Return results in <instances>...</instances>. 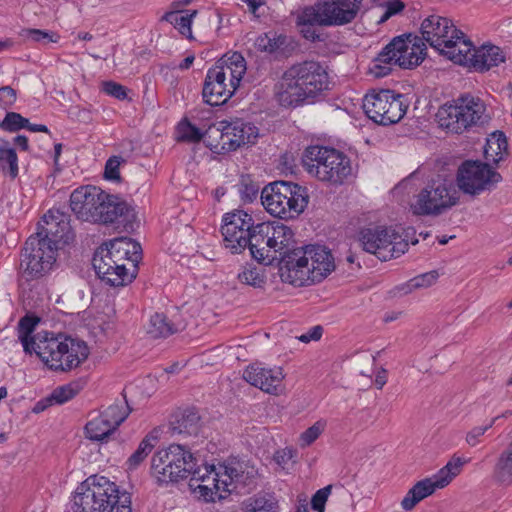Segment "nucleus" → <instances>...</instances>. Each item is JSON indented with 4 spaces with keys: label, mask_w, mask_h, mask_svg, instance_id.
<instances>
[{
    "label": "nucleus",
    "mask_w": 512,
    "mask_h": 512,
    "mask_svg": "<svg viewBox=\"0 0 512 512\" xmlns=\"http://www.w3.org/2000/svg\"><path fill=\"white\" fill-rule=\"evenodd\" d=\"M150 473L158 485L177 483L190 476V487L206 502L223 499L234 490L241 474L230 464L202 465L184 446L171 444L156 451L151 459Z\"/></svg>",
    "instance_id": "1"
},
{
    "label": "nucleus",
    "mask_w": 512,
    "mask_h": 512,
    "mask_svg": "<svg viewBox=\"0 0 512 512\" xmlns=\"http://www.w3.org/2000/svg\"><path fill=\"white\" fill-rule=\"evenodd\" d=\"M71 228L68 217L58 209H50L42 217L39 231L24 246L21 268L30 278L49 273L56 263L57 244L68 243Z\"/></svg>",
    "instance_id": "2"
},
{
    "label": "nucleus",
    "mask_w": 512,
    "mask_h": 512,
    "mask_svg": "<svg viewBox=\"0 0 512 512\" xmlns=\"http://www.w3.org/2000/svg\"><path fill=\"white\" fill-rule=\"evenodd\" d=\"M327 67L305 60L288 67L278 85V100L284 106H300L318 101L330 89Z\"/></svg>",
    "instance_id": "3"
},
{
    "label": "nucleus",
    "mask_w": 512,
    "mask_h": 512,
    "mask_svg": "<svg viewBox=\"0 0 512 512\" xmlns=\"http://www.w3.org/2000/svg\"><path fill=\"white\" fill-rule=\"evenodd\" d=\"M362 0H318L296 13L295 25L299 34L310 42L326 39L321 27L343 26L358 15Z\"/></svg>",
    "instance_id": "4"
},
{
    "label": "nucleus",
    "mask_w": 512,
    "mask_h": 512,
    "mask_svg": "<svg viewBox=\"0 0 512 512\" xmlns=\"http://www.w3.org/2000/svg\"><path fill=\"white\" fill-rule=\"evenodd\" d=\"M335 268L334 258L326 247L307 245L294 249L280 267V277L295 287L322 281Z\"/></svg>",
    "instance_id": "5"
},
{
    "label": "nucleus",
    "mask_w": 512,
    "mask_h": 512,
    "mask_svg": "<svg viewBox=\"0 0 512 512\" xmlns=\"http://www.w3.org/2000/svg\"><path fill=\"white\" fill-rule=\"evenodd\" d=\"M72 512H132L130 495L104 476L88 477L75 489Z\"/></svg>",
    "instance_id": "6"
},
{
    "label": "nucleus",
    "mask_w": 512,
    "mask_h": 512,
    "mask_svg": "<svg viewBox=\"0 0 512 512\" xmlns=\"http://www.w3.org/2000/svg\"><path fill=\"white\" fill-rule=\"evenodd\" d=\"M140 245L128 237L111 240L105 247L97 249L93 257V267L98 277L106 284L119 287L132 282L135 278L134 269L126 267L127 262L138 261Z\"/></svg>",
    "instance_id": "7"
},
{
    "label": "nucleus",
    "mask_w": 512,
    "mask_h": 512,
    "mask_svg": "<svg viewBox=\"0 0 512 512\" xmlns=\"http://www.w3.org/2000/svg\"><path fill=\"white\" fill-rule=\"evenodd\" d=\"M70 207L76 217L92 223H113L129 211L118 197L92 185L76 188L70 195Z\"/></svg>",
    "instance_id": "8"
},
{
    "label": "nucleus",
    "mask_w": 512,
    "mask_h": 512,
    "mask_svg": "<svg viewBox=\"0 0 512 512\" xmlns=\"http://www.w3.org/2000/svg\"><path fill=\"white\" fill-rule=\"evenodd\" d=\"M425 56L426 44L421 37L412 34L397 36L373 60L370 71L375 77H384L393 66L404 69L418 66Z\"/></svg>",
    "instance_id": "9"
},
{
    "label": "nucleus",
    "mask_w": 512,
    "mask_h": 512,
    "mask_svg": "<svg viewBox=\"0 0 512 512\" xmlns=\"http://www.w3.org/2000/svg\"><path fill=\"white\" fill-rule=\"evenodd\" d=\"M37 356L50 370L68 372L79 367L89 356L87 344L70 336L47 334L37 343Z\"/></svg>",
    "instance_id": "10"
},
{
    "label": "nucleus",
    "mask_w": 512,
    "mask_h": 512,
    "mask_svg": "<svg viewBox=\"0 0 512 512\" xmlns=\"http://www.w3.org/2000/svg\"><path fill=\"white\" fill-rule=\"evenodd\" d=\"M252 238L251 256L263 264H271L280 258L282 264L292 253L295 244L294 232L287 225L272 221L256 224Z\"/></svg>",
    "instance_id": "11"
},
{
    "label": "nucleus",
    "mask_w": 512,
    "mask_h": 512,
    "mask_svg": "<svg viewBox=\"0 0 512 512\" xmlns=\"http://www.w3.org/2000/svg\"><path fill=\"white\" fill-rule=\"evenodd\" d=\"M460 192L452 178L437 176L430 180L410 202V209L417 216H440L456 206Z\"/></svg>",
    "instance_id": "12"
},
{
    "label": "nucleus",
    "mask_w": 512,
    "mask_h": 512,
    "mask_svg": "<svg viewBox=\"0 0 512 512\" xmlns=\"http://www.w3.org/2000/svg\"><path fill=\"white\" fill-rule=\"evenodd\" d=\"M261 202L270 215L288 220L297 218L305 210L308 196L296 183L276 181L263 188Z\"/></svg>",
    "instance_id": "13"
},
{
    "label": "nucleus",
    "mask_w": 512,
    "mask_h": 512,
    "mask_svg": "<svg viewBox=\"0 0 512 512\" xmlns=\"http://www.w3.org/2000/svg\"><path fill=\"white\" fill-rule=\"evenodd\" d=\"M302 162L311 176L332 184H342L351 174L349 158L334 148L310 146L306 149Z\"/></svg>",
    "instance_id": "14"
},
{
    "label": "nucleus",
    "mask_w": 512,
    "mask_h": 512,
    "mask_svg": "<svg viewBox=\"0 0 512 512\" xmlns=\"http://www.w3.org/2000/svg\"><path fill=\"white\" fill-rule=\"evenodd\" d=\"M408 106L404 95L389 89L372 90L362 102L367 117L383 126L398 123L405 116Z\"/></svg>",
    "instance_id": "15"
},
{
    "label": "nucleus",
    "mask_w": 512,
    "mask_h": 512,
    "mask_svg": "<svg viewBox=\"0 0 512 512\" xmlns=\"http://www.w3.org/2000/svg\"><path fill=\"white\" fill-rule=\"evenodd\" d=\"M259 135L258 128L241 119L222 120L211 126L208 136L212 140V149L217 153H228L255 143Z\"/></svg>",
    "instance_id": "16"
},
{
    "label": "nucleus",
    "mask_w": 512,
    "mask_h": 512,
    "mask_svg": "<svg viewBox=\"0 0 512 512\" xmlns=\"http://www.w3.org/2000/svg\"><path fill=\"white\" fill-rule=\"evenodd\" d=\"M256 224L247 211L235 209L222 217L223 245L232 254H239L247 247L251 251Z\"/></svg>",
    "instance_id": "17"
},
{
    "label": "nucleus",
    "mask_w": 512,
    "mask_h": 512,
    "mask_svg": "<svg viewBox=\"0 0 512 512\" xmlns=\"http://www.w3.org/2000/svg\"><path fill=\"white\" fill-rule=\"evenodd\" d=\"M465 463L466 461L462 458L453 456L437 473L414 484L402 499L401 507L405 511H411L419 502L432 495L436 490L448 486L461 473Z\"/></svg>",
    "instance_id": "18"
},
{
    "label": "nucleus",
    "mask_w": 512,
    "mask_h": 512,
    "mask_svg": "<svg viewBox=\"0 0 512 512\" xmlns=\"http://www.w3.org/2000/svg\"><path fill=\"white\" fill-rule=\"evenodd\" d=\"M422 39L452 61L449 52L457 53L459 44L466 38L451 20L438 15H431L421 24Z\"/></svg>",
    "instance_id": "19"
},
{
    "label": "nucleus",
    "mask_w": 512,
    "mask_h": 512,
    "mask_svg": "<svg viewBox=\"0 0 512 512\" xmlns=\"http://www.w3.org/2000/svg\"><path fill=\"white\" fill-rule=\"evenodd\" d=\"M360 242L365 251L375 254L382 261L401 256L409 246L408 242L394 229L386 227L362 230Z\"/></svg>",
    "instance_id": "20"
},
{
    "label": "nucleus",
    "mask_w": 512,
    "mask_h": 512,
    "mask_svg": "<svg viewBox=\"0 0 512 512\" xmlns=\"http://www.w3.org/2000/svg\"><path fill=\"white\" fill-rule=\"evenodd\" d=\"M482 105L473 97L465 96L443 105L437 113L440 126L452 133H461L475 124L481 116Z\"/></svg>",
    "instance_id": "21"
},
{
    "label": "nucleus",
    "mask_w": 512,
    "mask_h": 512,
    "mask_svg": "<svg viewBox=\"0 0 512 512\" xmlns=\"http://www.w3.org/2000/svg\"><path fill=\"white\" fill-rule=\"evenodd\" d=\"M501 180V175L488 164L467 161L458 170L457 188L465 194L475 196L492 190Z\"/></svg>",
    "instance_id": "22"
},
{
    "label": "nucleus",
    "mask_w": 512,
    "mask_h": 512,
    "mask_svg": "<svg viewBox=\"0 0 512 512\" xmlns=\"http://www.w3.org/2000/svg\"><path fill=\"white\" fill-rule=\"evenodd\" d=\"M449 53L452 55V62L478 72L488 71L505 61V56L498 46L485 44L475 48L467 38L460 42L457 53Z\"/></svg>",
    "instance_id": "23"
},
{
    "label": "nucleus",
    "mask_w": 512,
    "mask_h": 512,
    "mask_svg": "<svg viewBox=\"0 0 512 512\" xmlns=\"http://www.w3.org/2000/svg\"><path fill=\"white\" fill-rule=\"evenodd\" d=\"M130 413L126 401L111 404L85 425V435L92 441L107 439L125 421Z\"/></svg>",
    "instance_id": "24"
},
{
    "label": "nucleus",
    "mask_w": 512,
    "mask_h": 512,
    "mask_svg": "<svg viewBox=\"0 0 512 512\" xmlns=\"http://www.w3.org/2000/svg\"><path fill=\"white\" fill-rule=\"evenodd\" d=\"M225 69H216L214 66L207 70L203 83L202 97L205 103L219 106L226 103L238 89L233 81L236 77L231 73V80H226Z\"/></svg>",
    "instance_id": "25"
},
{
    "label": "nucleus",
    "mask_w": 512,
    "mask_h": 512,
    "mask_svg": "<svg viewBox=\"0 0 512 512\" xmlns=\"http://www.w3.org/2000/svg\"><path fill=\"white\" fill-rule=\"evenodd\" d=\"M284 378L283 369L279 366L268 367L261 363H253L243 371V379L247 383L271 395L282 393Z\"/></svg>",
    "instance_id": "26"
},
{
    "label": "nucleus",
    "mask_w": 512,
    "mask_h": 512,
    "mask_svg": "<svg viewBox=\"0 0 512 512\" xmlns=\"http://www.w3.org/2000/svg\"><path fill=\"white\" fill-rule=\"evenodd\" d=\"M39 323V318L35 316H24L18 323V339L23 346V350L26 354L35 353L37 355V343L46 338L48 332L38 333L35 336H32V333L35 331L37 324Z\"/></svg>",
    "instance_id": "27"
},
{
    "label": "nucleus",
    "mask_w": 512,
    "mask_h": 512,
    "mask_svg": "<svg viewBox=\"0 0 512 512\" xmlns=\"http://www.w3.org/2000/svg\"><path fill=\"white\" fill-rule=\"evenodd\" d=\"M213 66L216 69L224 68L225 70H228L225 71L226 80H231V73H233L237 79L236 81H233L237 88H239L240 83L247 71L246 60L239 52L225 54Z\"/></svg>",
    "instance_id": "28"
},
{
    "label": "nucleus",
    "mask_w": 512,
    "mask_h": 512,
    "mask_svg": "<svg viewBox=\"0 0 512 512\" xmlns=\"http://www.w3.org/2000/svg\"><path fill=\"white\" fill-rule=\"evenodd\" d=\"M196 15L197 10L170 11L163 16V20L173 25L183 37L192 40V23Z\"/></svg>",
    "instance_id": "29"
},
{
    "label": "nucleus",
    "mask_w": 512,
    "mask_h": 512,
    "mask_svg": "<svg viewBox=\"0 0 512 512\" xmlns=\"http://www.w3.org/2000/svg\"><path fill=\"white\" fill-rule=\"evenodd\" d=\"M158 441V432L156 430L148 433L139 443L137 449L127 459L125 465L128 471H134L145 461L148 455L154 449Z\"/></svg>",
    "instance_id": "30"
},
{
    "label": "nucleus",
    "mask_w": 512,
    "mask_h": 512,
    "mask_svg": "<svg viewBox=\"0 0 512 512\" xmlns=\"http://www.w3.org/2000/svg\"><path fill=\"white\" fill-rule=\"evenodd\" d=\"M255 48L266 53H277L284 51L288 46V37L274 31L262 33L255 39Z\"/></svg>",
    "instance_id": "31"
},
{
    "label": "nucleus",
    "mask_w": 512,
    "mask_h": 512,
    "mask_svg": "<svg viewBox=\"0 0 512 512\" xmlns=\"http://www.w3.org/2000/svg\"><path fill=\"white\" fill-rule=\"evenodd\" d=\"M507 139L503 132L492 133L486 141L484 147V157L487 161L497 164L503 159L507 152Z\"/></svg>",
    "instance_id": "32"
},
{
    "label": "nucleus",
    "mask_w": 512,
    "mask_h": 512,
    "mask_svg": "<svg viewBox=\"0 0 512 512\" xmlns=\"http://www.w3.org/2000/svg\"><path fill=\"white\" fill-rule=\"evenodd\" d=\"M0 169L2 173L15 179L19 173L18 157L10 142L0 139Z\"/></svg>",
    "instance_id": "33"
},
{
    "label": "nucleus",
    "mask_w": 512,
    "mask_h": 512,
    "mask_svg": "<svg viewBox=\"0 0 512 512\" xmlns=\"http://www.w3.org/2000/svg\"><path fill=\"white\" fill-rule=\"evenodd\" d=\"M79 390V385L75 382L57 387L53 390V392L47 399L50 403H37L34 408V411L41 412L47 406L52 404H64L65 402L71 400L74 396H76Z\"/></svg>",
    "instance_id": "34"
},
{
    "label": "nucleus",
    "mask_w": 512,
    "mask_h": 512,
    "mask_svg": "<svg viewBox=\"0 0 512 512\" xmlns=\"http://www.w3.org/2000/svg\"><path fill=\"white\" fill-rule=\"evenodd\" d=\"M180 329L181 328L179 326L169 322L165 315L155 313L150 318V324L147 333L152 338H166L178 332Z\"/></svg>",
    "instance_id": "35"
},
{
    "label": "nucleus",
    "mask_w": 512,
    "mask_h": 512,
    "mask_svg": "<svg viewBox=\"0 0 512 512\" xmlns=\"http://www.w3.org/2000/svg\"><path fill=\"white\" fill-rule=\"evenodd\" d=\"M438 279L437 271H430L413 277L398 289L402 294H409L415 289L427 288L433 285Z\"/></svg>",
    "instance_id": "36"
},
{
    "label": "nucleus",
    "mask_w": 512,
    "mask_h": 512,
    "mask_svg": "<svg viewBox=\"0 0 512 512\" xmlns=\"http://www.w3.org/2000/svg\"><path fill=\"white\" fill-rule=\"evenodd\" d=\"M327 421L325 419L317 420L312 426L303 431L298 438V445L301 448L311 446L326 430Z\"/></svg>",
    "instance_id": "37"
},
{
    "label": "nucleus",
    "mask_w": 512,
    "mask_h": 512,
    "mask_svg": "<svg viewBox=\"0 0 512 512\" xmlns=\"http://www.w3.org/2000/svg\"><path fill=\"white\" fill-rule=\"evenodd\" d=\"M241 283L260 288L265 284V273L263 269L247 265L238 274Z\"/></svg>",
    "instance_id": "38"
},
{
    "label": "nucleus",
    "mask_w": 512,
    "mask_h": 512,
    "mask_svg": "<svg viewBox=\"0 0 512 512\" xmlns=\"http://www.w3.org/2000/svg\"><path fill=\"white\" fill-rule=\"evenodd\" d=\"M200 417L194 410H185L176 420L174 429L179 433L192 434L198 429Z\"/></svg>",
    "instance_id": "39"
},
{
    "label": "nucleus",
    "mask_w": 512,
    "mask_h": 512,
    "mask_svg": "<svg viewBox=\"0 0 512 512\" xmlns=\"http://www.w3.org/2000/svg\"><path fill=\"white\" fill-rule=\"evenodd\" d=\"M495 472L501 482H512V443L508 449L501 454L496 464Z\"/></svg>",
    "instance_id": "40"
},
{
    "label": "nucleus",
    "mask_w": 512,
    "mask_h": 512,
    "mask_svg": "<svg viewBox=\"0 0 512 512\" xmlns=\"http://www.w3.org/2000/svg\"><path fill=\"white\" fill-rule=\"evenodd\" d=\"M28 125V119L16 112H7L0 122V129L7 132H16Z\"/></svg>",
    "instance_id": "41"
},
{
    "label": "nucleus",
    "mask_w": 512,
    "mask_h": 512,
    "mask_svg": "<svg viewBox=\"0 0 512 512\" xmlns=\"http://www.w3.org/2000/svg\"><path fill=\"white\" fill-rule=\"evenodd\" d=\"M25 39L38 43H57L60 36L56 32L40 29H26L21 34Z\"/></svg>",
    "instance_id": "42"
},
{
    "label": "nucleus",
    "mask_w": 512,
    "mask_h": 512,
    "mask_svg": "<svg viewBox=\"0 0 512 512\" xmlns=\"http://www.w3.org/2000/svg\"><path fill=\"white\" fill-rule=\"evenodd\" d=\"M177 132L179 140L188 142H197L203 137V133L200 129L187 120H183L178 124Z\"/></svg>",
    "instance_id": "43"
},
{
    "label": "nucleus",
    "mask_w": 512,
    "mask_h": 512,
    "mask_svg": "<svg viewBox=\"0 0 512 512\" xmlns=\"http://www.w3.org/2000/svg\"><path fill=\"white\" fill-rule=\"evenodd\" d=\"M243 512H276L275 503L271 499L258 497L248 501Z\"/></svg>",
    "instance_id": "44"
},
{
    "label": "nucleus",
    "mask_w": 512,
    "mask_h": 512,
    "mask_svg": "<svg viewBox=\"0 0 512 512\" xmlns=\"http://www.w3.org/2000/svg\"><path fill=\"white\" fill-rule=\"evenodd\" d=\"M405 4L401 0H387L382 4L383 13L379 17L378 24L386 22L391 17L401 13Z\"/></svg>",
    "instance_id": "45"
},
{
    "label": "nucleus",
    "mask_w": 512,
    "mask_h": 512,
    "mask_svg": "<svg viewBox=\"0 0 512 512\" xmlns=\"http://www.w3.org/2000/svg\"><path fill=\"white\" fill-rule=\"evenodd\" d=\"M498 417H494L489 424L485 426H476L467 432L465 441L466 443L474 447L480 443L481 437L497 422Z\"/></svg>",
    "instance_id": "46"
},
{
    "label": "nucleus",
    "mask_w": 512,
    "mask_h": 512,
    "mask_svg": "<svg viewBox=\"0 0 512 512\" xmlns=\"http://www.w3.org/2000/svg\"><path fill=\"white\" fill-rule=\"evenodd\" d=\"M124 160L120 156L110 157L105 164L104 177L110 181L120 180V165Z\"/></svg>",
    "instance_id": "47"
},
{
    "label": "nucleus",
    "mask_w": 512,
    "mask_h": 512,
    "mask_svg": "<svg viewBox=\"0 0 512 512\" xmlns=\"http://www.w3.org/2000/svg\"><path fill=\"white\" fill-rule=\"evenodd\" d=\"M331 493V486L328 485L326 487H323L319 489L312 497L311 499V505L313 510L315 511H324L325 510V504L327 502V499Z\"/></svg>",
    "instance_id": "48"
},
{
    "label": "nucleus",
    "mask_w": 512,
    "mask_h": 512,
    "mask_svg": "<svg viewBox=\"0 0 512 512\" xmlns=\"http://www.w3.org/2000/svg\"><path fill=\"white\" fill-rule=\"evenodd\" d=\"M103 91L112 97H115L119 100H124L127 97L126 88L113 81H108L103 84Z\"/></svg>",
    "instance_id": "49"
},
{
    "label": "nucleus",
    "mask_w": 512,
    "mask_h": 512,
    "mask_svg": "<svg viewBox=\"0 0 512 512\" xmlns=\"http://www.w3.org/2000/svg\"><path fill=\"white\" fill-rule=\"evenodd\" d=\"M16 99V91L12 87H0V107L7 109L16 102Z\"/></svg>",
    "instance_id": "50"
},
{
    "label": "nucleus",
    "mask_w": 512,
    "mask_h": 512,
    "mask_svg": "<svg viewBox=\"0 0 512 512\" xmlns=\"http://www.w3.org/2000/svg\"><path fill=\"white\" fill-rule=\"evenodd\" d=\"M293 457V451L292 449L290 448H285V449H282V450H279L275 453V456H274V459L275 461L280 464V465H284L286 464L289 460H291Z\"/></svg>",
    "instance_id": "51"
},
{
    "label": "nucleus",
    "mask_w": 512,
    "mask_h": 512,
    "mask_svg": "<svg viewBox=\"0 0 512 512\" xmlns=\"http://www.w3.org/2000/svg\"><path fill=\"white\" fill-rule=\"evenodd\" d=\"M242 199L245 201H253L258 195V188L253 185H245L244 189H241Z\"/></svg>",
    "instance_id": "52"
},
{
    "label": "nucleus",
    "mask_w": 512,
    "mask_h": 512,
    "mask_svg": "<svg viewBox=\"0 0 512 512\" xmlns=\"http://www.w3.org/2000/svg\"><path fill=\"white\" fill-rule=\"evenodd\" d=\"M242 2L247 5L249 12L252 14H256L259 8L265 4V0H242Z\"/></svg>",
    "instance_id": "53"
},
{
    "label": "nucleus",
    "mask_w": 512,
    "mask_h": 512,
    "mask_svg": "<svg viewBox=\"0 0 512 512\" xmlns=\"http://www.w3.org/2000/svg\"><path fill=\"white\" fill-rule=\"evenodd\" d=\"M14 145H16L18 148H20L23 151H28L29 149V142L28 138L24 135H18L13 139Z\"/></svg>",
    "instance_id": "54"
},
{
    "label": "nucleus",
    "mask_w": 512,
    "mask_h": 512,
    "mask_svg": "<svg viewBox=\"0 0 512 512\" xmlns=\"http://www.w3.org/2000/svg\"><path fill=\"white\" fill-rule=\"evenodd\" d=\"M387 382V372L385 369H382L381 371H379L377 374H376V377H375V386L378 388V389H382L383 386L386 384Z\"/></svg>",
    "instance_id": "55"
},
{
    "label": "nucleus",
    "mask_w": 512,
    "mask_h": 512,
    "mask_svg": "<svg viewBox=\"0 0 512 512\" xmlns=\"http://www.w3.org/2000/svg\"><path fill=\"white\" fill-rule=\"evenodd\" d=\"M24 129H27L30 132H45V133H47L49 131L47 126L42 125V124H31L29 121H28V125L25 126Z\"/></svg>",
    "instance_id": "56"
},
{
    "label": "nucleus",
    "mask_w": 512,
    "mask_h": 512,
    "mask_svg": "<svg viewBox=\"0 0 512 512\" xmlns=\"http://www.w3.org/2000/svg\"><path fill=\"white\" fill-rule=\"evenodd\" d=\"M194 60H195L194 55H188L180 62L179 68L182 70H186V69L190 68L191 65L193 64Z\"/></svg>",
    "instance_id": "57"
},
{
    "label": "nucleus",
    "mask_w": 512,
    "mask_h": 512,
    "mask_svg": "<svg viewBox=\"0 0 512 512\" xmlns=\"http://www.w3.org/2000/svg\"><path fill=\"white\" fill-rule=\"evenodd\" d=\"M310 338L312 340H318L321 338L322 335V328L320 326H316L312 329V331L309 333Z\"/></svg>",
    "instance_id": "58"
},
{
    "label": "nucleus",
    "mask_w": 512,
    "mask_h": 512,
    "mask_svg": "<svg viewBox=\"0 0 512 512\" xmlns=\"http://www.w3.org/2000/svg\"><path fill=\"white\" fill-rule=\"evenodd\" d=\"M77 38L79 40H84V41H90L93 39V36L88 33V32H80L78 35H77Z\"/></svg>",
    "instance_id": "59"
},
{
    "label": "nucleus",
    "mask_w": 512,
    "mask_h": 512,
    "mask_svg": "<svg viewBox=\"0 0 512 512\" xmlns=\"http://www.w3.org/2000/svg\"><path fill=\"white\" fill-rule=\"evenodd\" d=\"M11 45L12 41L10 40L0 41V52L9 48Z\"/></svg>",
    "instance_id": "60"
},
{
    "label": "nucleus",
    "mask_w": 512,
    "mask_h": 512,
    "mask_svg": "<svg viewBox=\"0 0 512 512\" xmlns=\"http://www.w3.org/2000/svg\"><path fill=\"white\" fill-rule=\"evenodd\" d=\"M296 512H308V506H307V504H306V503L300 504V505L297 507Z\"/></svg>",
    "instance_id": "61"
},
{
    "label": "nucleus",
    "mask_w": 512,
    "mask_h": 512,
    "mask_svg": "<svg viewBox=\"0 0 512 512\" xmlns=\"http://www.w3.org/2000/svg\"><path fill=\"white\" fill-rule=\"evenodd\" d=\"M299 340H300V341H302V342H305V343H306V342L311 341V340H312V338H310L309 333H307V334H303V335H301V336L299 337Z\"/></svg>",
    "instance_id": "62"
},
{
    "label": "nucleus",
    "mask_w": 512,
    "mask_h": 512,
    "mask_svg": "<svg viewBox=\"0 0 512 512\" xmlns=\"http://www.w3.org/2000/svg\"><path fill=\"white\" fill-rule=\"evenodd\" d=\"M397 317H398V314L386 315L384 320H385L386 322H391V321L396 320V319H397Z\"/></svg>",
    "instance_id": "63"
},
{
    "label": "nucleus",
    "mask_w": 512,
    "mask_h": 512,
    "mask_svg": "<svg viewBox=\"0 0 512 512\" xmlns=\"http://www.w3.org/2000/svg\"><path fill=\"white\" fill-rule=\"evenodd\" d=\"M7 397V389L5 387H0V400Z\"/></svg>",
    "instance_id": "64"
}]
</instances>
